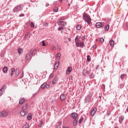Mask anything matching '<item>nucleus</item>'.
<instances>
[{
	"label": "nucleus",
	"instance_id": "nucleus-1",
	"mask_svg": "<svg viewBox=\"0 0 128 128\" xmlns=\"http://www.w3.org/2000/svg\"><path fill=\"white\" fill-rule=\"evenodd\" d=\"M83 18L84 20L86 22H87L88 24H90L92 20L90 19V16H88L86 14H84Z\"/></svg>",
	"mask_w": 128,
	"mask_h": 128
},
{
	"label": "nucleus",
	"instance_id": "nucleus-2",
	"mask_svg": "<svg viewBox=\"0 0 128 128\" xmlns=\"http://www.w3.org/2000/svg\"><path fill=\"white\" fill-rule=\"evenodd\" d=\"M32 52H34V50H30L28 53L26 54V60H32Z\"/></svg>",
	"mask_w": 128,
	"mask_h": 128
},
{
	"label": "nucleus",
	"instance_id": "nucleus-3",
	"mask_svg": "<svg viewBox=\"0 0 128 128\" xmlns=\"http://www.w3.org/2000/svg\"><path fill=\"white\" fill-rule=\"evenodd\" d=\"M8 116V112L4 111L0 112V117L4 118Z\"/></svg>",
	"mask_w": 128,
	"mask_h": 128
},
{
	"label": "nucleus",
	"instance_id": "nucleus-4",
	"mask_svg": "<svg viewBox=\"0 0 128 128\" xmlns=\"http://www.w3.org/2000/svg\"><path fill=\"white\" fill-rule=\"evenodd\" d=\"M96 108H94L90 112V115L92 116H94V115L96 114Z\"/></svg>",
	"mask_w": 128,
	"mask_h": 128
},
{
	"label": "nucleus",
	"instance_id": "nucleus-5",
	"mask_svg": "<svg viewBox=\"0 0 128 128\" xmlns=\"http://www.w3.org/2000/svg\"><path fill=\"white\" fill-rule=\"evenodd\" d=\"M72 118L74 120H78V114L76 112L72 114Z\"/></svg>",
	"mask_w": 128,
	"mask_h": 128
},
{
	"label": "nucleus",
	"instance_id": "nucleus-6",
	"mask_svg": "<svg viewBox=\"0 0 128 128\" xmlns=\"http://www.w3.org/2000/svg\"><path fill=\"white\" fill-rule=\"evenodd\" d=\"M72 67L68 68L66 71V74H70V72H72Z\"/></svg>",
	"mask_w": 128,
	"mask_h": 128
},
{
	"label": "nucleus",
	"instance_id": "nucleus-7",
	"mask_svg": "<svg viewBox=\"0 0 128 128\" xmlns=\"http://www.w3.org/2000/svg\"><path fill=\"white\" fill-rule=\"evenodd\" d=\"M58 24L60 26L62 24V26H66V22H64V21H58Z\"/></svg>",
	"mask_w": 128,
	"mask_h": 128
},
{
	"label": "nucleus",
	"instance_id": "nucleus-8",
	"mask_svg": "<svg viewBox=\"0 0 128 128\" xmlns=\"http://www.w3.org/2000/svg\"><path fill=\"white\" fill-rule=\"evenodd\" d=\"M22 10V8H20V6H17L16 7H15L14 8V12H18V10Z\"/></svg>",
	"mask_w": 128,
	"mask_h": 128
},
{
	"label": "nucleus",
	"instance_id": "nucleus-9",
	"mask_svg": "<svg viewBox=\"0 0 128 128\" xmlns=\"http://www.w3.org/2000/svg\"><path fill=\"white\" fill-rule=\"evenodd\" d=\"M109 42L110 44V46H112V48H114V41L112 40H110Z\"/></svg>",
	"mask_w": 128,
	"mask_h": 128
},
{
	"label": "nucleus",
	"instance_id": "nucleus-10",
	"mask_svg": "<svg viewBox=\"0 0 128 128\" xmlns=\"http://www.w3.org/2000/svg\"><path fill=\"white\" fill-rule=\"evenodd\" d=\"M78 36H76L75 38V42H76V46H80V44L78 43Z\"/></svg>",
	"mask_w": 128,
	"mask_h": 128
},
{
	"label": "nucleus",
	"instance_id": "nucleus-11",
	"mask_svg": "<svg viewBox=\"0 0 128 128\" xmlns=\"http://www.w3.org/2000/svg\"><path fill=\"white\" fill-rule=\"evenodd\" d=\"M60 98L61 100H66V95H64V94H62L60 96Z\"/></svg>",
	"mask_w": 128,
	"mask_h": 128
},
{
	"label": "nucleus",
	"instance_id": "nucleus-12",
	"mask_svg": "<svg viewBox=\"0 0 128 128\" xmlns=\"http://www.w3.org/2000/svg\"><path fill=\"white\" fill-rule=\"evenodd\" d=\"M82 74L84 76H88V70L84 69L82 72Z\"/></svg>",
	"mask_w": 128,
	"mask_h": 128
},
{
	"label": "nucleus",
	"instance_id": "nucleus-13",
	"mask_svg": "<svg viewBox=\"0 0 128 128\" xmlns=\"http://www.w3.org/2000/svg\"><path fill=\"white\" fill-rule=\"evenodd\" d=\"M96 28H100L102 27V22H99L96 24Z\"/></svg>",
	"mask_w": 128,
	"mask_h": 128
},
{
	"label": "nucleus",
	"instance_id": "nucleus-14",
	"mask_svg": "<svg viewBox=\"0 0 128 128\" xmlns=\"http://www.w3.org/2000/svg\"><path fill=\"white\" fill-rule=\"evenodd\" d=\"M59 65H60V62H56L54 64L55 70H58V68Z\"/></svg>",
	"mask_w": 128,
	"mask_h": 128
},
{
	"label": "nucleus",
	"instance_id": "nucleus-15",
	"mask_svg": "<svg viewBox=\"0 0 128 128\" xmlns=\"http://www.w3.org/2000/svg\"><path fill=\"white\" fill-rule=\"evenodd\" d=\"M28 108V104H24L22 108L24 110H26V108Z\"/></svg>",
	"mask_w": 128,
	"mask_h": 128
},
{
	"label": "nucleus",
	"instance_id": "nucleus-16",
	"mask_svg": "<svg viewBox=\"0 0 128 128\" xmlns=\"http://www.w3.org/2000/svg\"><path fill=\"white\" fill-rule=\"evenodd\" d=\"M24 102V98H22L20 99L19 101V104H22Z\"/></svg>",
	"mask_w": 128,
	"mask_h": 128
},
{
	"label": "nucleus",
	"instance_id": "nucleus-17",
	"mask_svg": "<svg viewBox=\"0 0 128 128\" xmlns=\"http://www.w3.org/2000/svg\"><path fill=\"white\" fill-rule=\"evenodd\" d=\"M56 80H58V78L55 77L52 82V84H56Z\"/></svg>",
	"mask_w": 128,
	"mask_h": 128
},
{
	"label": "nucleus",
	"instance_id": "nucleus-18",
	"mask_svg": "<svg viewBox=\"0 0 128 128\" xmlns=\"http://www.w3.org/2000/svg\"><path fill=\"white\" fill-rule=\"evenodd\" d=\"M2 72H4V74H6V72H8V68L4 67L2 69Z\"/></svg>",
	"mask_w": 128,
	"mask_h": 128
},
{
	"label": "nucleus",
	"instance_id": "nucleus-19",
	"mask_svg": "<svg viewBox=\"0 0 128 128\" xmlns=\"http://www.w3.org/2000/svg\"><path fill=\"white\" fill-rule=\"evenodd\" d=\"M76 28L78 30H80L82 29V26L77 25L76 26Z\"/></svg>",
	"mask_w": 128,
	"mask_h": 128
},
{
	"label": "nucleus",
	"instance_id": "nucleus-20",
	"mask_svg": "<svg viewBox=\"0 0 128 128\" xmlns=\"http://www.w3.org/2000/svg\"><path fill=\"white\" fill-rule=\"evenodd\" d=\"M78 119H74V122H73V124L74 126H76V124H78Z\"/></svg>",
	"mask_w": 128,
	"mask_h": 128
},
{
	"label": "nucleus",
	"instance_id": "nucleus-21",
	"mask_svg": "<svg viewBox=\"0 0 128 128\" xmlns=\"http://www.w3.org/2000/svg\"><path fill=\"white\" fill-rule=\"evenodd\" d=\"M53 10L54 12H58V7H54Z\"/></svg>",
	"mask_w": 128,
	"mask_h": 128
},
{
	"label": "nucleus",
	"instance_id": "nucleus-22",
	"mask_svg": "<svg viewBox=\"0 0 128 128\" xmlns=\"http://www.w3.org/2000/svg\"><path fill=\"white\" fill-rule=\"evenodd\" d=\"M18 52L19 54H22V49L18 48Z\"/></svg>",
	"mask_w": 128,
	"mask_h": 128
},
{
	"label": "nucleus",
	"instance_id": "nucleus-23",
	"mask_svg": "<svg viewBox=\"0 0 128 128\" xmlns=\"http://www.w3.org/2000/svg\"><path fill=\"white\" fill-rule=\"evenodd\" d=\"M46 82H44L41 86L42 88L44 89L46 88Z\"/></svg>",
	"mask_w": 128,
	"mask_h": 128
},
{
	"label": "nucleus",
	"instance_id": "nucleus-24",
	"mask_svg": "<svg viewBox=\"0 0 128 128\" xmlns=\"http://www.w3.org/2000/svg\"><path fill=\"white\" fill-rule=\"evenodd\" d=\"M20 114L22 116H26V112L24 110L21 111Z\"/></svg>",
	"mask_w": 128,
	"mask_h": 128
},
{
	"label": "nucleus",
	"instance_id": "nucleus-25",
	"mask_svg": "<svg viewBox=\"0 0 128 128\" xmlns=\"http://www.w3.org/2000/svg\"><path fill=\"white\" fill-rule=\"evenodd\" d=\"M106 30H110V25L106 24L104 27Z\"/></svg>",
	"mask_w": 128,
	"mask_h": 128
},
{
	"label": "nucleus",
	"instance_id": "nucleus-26",
	"mask_svg": "<svg viewBox=\"0 0 128 128\" xmlns=\"http://www.w3.org/2000/svg\"><path fill=\"white\" fill-rule=\"evenodd\" d=\"M27 120H32V114L30 113L28 114V116H27Z\"/></svg>",
	"mask_w": 128,
	"mask_h": 128
},
{
	"label": "nucleus",
	"instance_id": "nucleus-27",
	"mask_svg": "<svg viewBox=\"0 0 128 128\" xmlns=\"http://www.w3.org/2000/svg\"><path fill=\"white\" fill-rule=\"evenodd\" d=\"M28 38H30V36H28V34H26L25 36H24V39L25 40H28Z\"/></svg>",
	"mask_w": 128,
	"mask_h": 128
},
{
	"label": "nucleus",
	"instance_id": "nucleus-28",
	"mask_svg": "<svg viewBox=\"0 0 128 128\" xmlns=\"http://www.w3.org/2000/svg\"><path fill=\"white\" fill-rule=\"evenodd\" d=\"M29 126H28V124L26 123L22 127V128H28Z\"/></svg>",
	"mask_w": 128,
	"mask_h": 128
},
{
	"label": "nucleus",
	"instance_id": "nucleus-29",
	"mask_svg": "<svg viewBox=\"0 0 128 128\" xmlns=\"http://www.w3.org/2000/svg\"><path fill=\"white\" fill-rule=\"evenodd\" d=\"M20 74V69H16V75L18 76Z\"/></svg>",
	"mask_w": 128,
	"mask_h": 128
},
{
	"label": "nucleus",
	"instance_id": "nucleus-30",
	"mask_svg": "<svg viewBox=\"0 0 128 128\" xmlns=\"http://www.w3.org/2000/svg\"><path fill=\"white\" fill-rule=\"evenodd\" d=\"M30 26H31V28H34V24L32 22H31L30 23Z\"/></svg>",
	"mask_w": 128,
	"mask_h": 128
},
{
	"label": "nucleus",
	"instance_id": "nucleus-31",
	"mask_svg": "<svg viewBox=\"0 0 128 128\" xmlns=\"http://www.w3.org/2000/svg\"><path fill=\"white\" fill-rule=\"evenodd\" d=\"M100 42H102H102H104V38H100Z\"/></svg>",
	"mask_w": 128,
	"mask_h": 128
},
{
	"label": "nucleus",
	"instance_id": "nucleus-32",
	"mask_svg": "<svg viewBox=\"0 0 128 128\" xmlns=\"http://www.w3.org/2000/svg\"><path fill=\"white\" fill-rule=\"evenodd\" d=\"M87 62H90V56H87Z\"/></svg>",
	"mask_w": 128,
	"mask_h": 128
},
{
	"label": "nucleus",
	"instance_id": "nucleus-33",
	"mask_svg": "<svg viewBox=\"0 0 128 128\" xmlns=\"http://www.w3.org/2000/svg\"><path fill=\"white\" fill-rule=\"evenodd\" d=\"M84 44L83 42H80V48H84Z\"/></svg>",
	"mask_w": 128,
	"mask_h": 128
},
{
	"label": "nucleus",
	"instance_id": "nucleus-34",
	"mask_svg": "<svg viewBox=\"0 0 128 128\" xmlns=\"http://www.w3.org/2000/svg\"><path fill=\"white\" fill-rule=\"evenodd\" d=\"M124 76H126L125 74H122L120 76V78L121 80H124Z\"/></svg>",
	"mask_w": 128,
	"mask_h": 128
},
{
	"label": "nucleus",
	"instance_id": "nucleus-35",
	"mask_svg": "<svg viewBox=\"0 0 128 128\" xmlns=\"http://www.w3.org/2000/svg\"><path fill=\"white\" fill-rule=\"evenodd\" d=\"M54 74H50V76H49V78H54Z\"/></svg>",
	"mask_w": 128,
	"mask_h": 128
},
{
	"label": "nucleus",
	"instance_id": "nucleus-36",
	"mask_svg": "<svg viewBox=\"0 0 128 128\" xmlns=\"http://www.w3.org/2000/svg\"><path fill=\"white\" fill-rule=\"evenodd\" d=\"M82 120H84V118H80L78 121V124H82Z\"/></svg>",
	"mask_w": 128,
	"mask_h": 128
},
{
	"label": "nucleus",
	"instance_id": "nucleus-37",
	"mask_svg": "<svg viewBox=\"0 0 128 128\" xmlns=\"http://www.w3.org/2000/svg\"><path fill=\"white\" fill-rule=\"evenodd\" d=\"M42 46H46V43L44 42V40H42Z\"/></svg>",
	"mask_w": 128,
	"mask_h": 128
},
{
	"label": "nucleus",
	"instance_id": "nucleus-38",
	"mask_svg": "<svg viewBox=\"0 0 128 128\" xmlns=\"http://www.w3.org/2000/svg\"><path fill=\"white\" fill-rule=\"evenodd\" d=\"M56 56L58 58H60V54H57L56 55Z\"/></svg>",
	"mask_w": 128,
	"mask_h": 128
},
{
	"label": "nucleus",
	"instance_id": "nucleus-39",
	"mask_svg": "<svg viewBox=\"0 0 128 128\" xmlns=\"http://www.w3.org/2000/svg\"><path fill=\"white\" fill-rule=\"evenodd\" d=\"M64 30V27H59L58 28V30Z\"/></svg>",
	"mask_w": 128,
	"mask_h": 128
},
{
	"label": "nucleus",
	"instance_id": "nucleus-40",
	"mask_svg": "<svg viewBox=\"0 0 128 128\" xmlns=\"http://www.w3.org/2000/svg\"><path fill=\"white\" fill-rule=\"evenodd\" d=\"M16 72V70L14 69V68H12L11 69V72Z\"/></svg>",
	"mask_w": 128,
	"mask_h": 128
},
{
	"label": "nucleus",
	"instance_id": "nucleus-41",
	"mask_svg": "<svg viewBox=\"0 0 128 128\" xmlns=\"http://www.w3.org/2000/svg\"><path fill=\"white\" fill-rule=\"evenodd\" d=\"M52 50H56V46H52Z\"/></svg>",
	"mask_w": 128,
	"mask_h": 128
},
{
	"label": "nucleus",
	"instance_id": "nucleus-42",
	"mask_svg": "<svg viewBox=\"0 0 128 128\" xmlns=\"http://www.w3.org/2000/svg\"><path fill=\"white\" fill-rule=\"evenodd\" d=\"M2 88L0 90V96H2Z\"/></svg>",
	"mask_w": 128,
	"mask_h": 128
},
{
	"label": "nucleus",
	"instance_id": "nucleus-43",
	"mask_svg": "<svg viewBox=\"0 0 128 128\" xmlns=\"http://www.w3.org/2000/svg\"><path fill=\"white\" fill-rule=\"evenodd\" d=\"M124 120V116H121L120 117V120Z\"/></svg>",
	"mask_w": 128,
	"mask_h": 128
},
{
	"label": "nucleus",
	"instance_id": "nucleus-44",
	"mask_svg": "<svg viewBox=\"0 0 128 128\" xmlns=\"http://www.w3.org/2000/svg\"><path fill=\"white\" fill-rule=\"evenodd\" d=\"M20 78H24V72H22V74L20 76Z\"/></svg>",
	"mask_w": 128,
	"mask_h": 128
},
{
	"label": "nucleus",
	"instance_id": "nucleus-45",
	"mask_svg": "<svg viewBox=\"0 0 128 128\" xmlns=\"http://www.w3.org/2000/svg\"><path fill=\"white\" fill-rule=\"evenodd\" d=\"M50 85H48V84H46V88H50Z\"/></svg>",
	"mask_w": 128,
	"mask_h": 128
},
{
	"label": "nucleus",
	"instance_id": "nucleus-46",
	"mask_svg": "<svg viewBox=\"0 0 128 128\" xmlns=\"http://www.w3.org/2000/svg\"><path fill=\"white\" fill-rule=\"evenodd\" d=\"M56 128H60V126L57 125L56 126Z\"/></svg>",
	"mask_w": 128,
	"mask_h": 128
},
{
	"label": "nucleus",
	"instance_id": "nucleus-47",
	"mask_svg": "<svg viewBox=\"0 0 128 128\" xmlns=\"http://www.w3.org/2000/svg\"><path fill=\"white\" fill-rule=\"evenodd\" d=\"M96 48V45H94L93 46V48Z\"/></svg>",
	"mask_w": 128,
	"mask_h": 128
},
{
	"label": "nucleus",
	"instance_id": "nucleus-48",
	"mask_svg": "<svg viewBox=\"0 0 128 128\" xmlns=\"http://www.w3.org/2000/svg\"><path fill=\"white\" fill-rule=\"evenodd\" d=\"M14 76V72H11L10 76Z\"/></svg>",
	"mask_w": 128,
	"mask_h": 128
},
{
	"label": "nucleus",
	"instance_id": "nucleus-49",
	"mask_svg": "<svg viewBox=\"0 0 128 128\" xmlns=\"http://www.w3.org/2000/svg\"><path fill=\"white\" fill-rule=\"evenodd\" d=\"M68 42H70V38H68Z\"/></svg>",
	"mask_w": 128,
	"mask_h": 128
},
{
	"label": "nucleus",
	"instance_id": "nucleus-50",
	"mask_svg": "<svg viewBox=\"0 0 128 128\" xmlns=\"http://www.w3.org/2000/svg\"><path fill=\"white\" fill-rule=\"evenodd\" d=\"M40 124H42V121H40Z\"/></svg>",
	"mask_w": 128,
	"mask_h": 128
},
{
	"label": "nucleus",
	"instance_id": "nucleus-51",
	"mask_svg": "<svg viewBox=\"0 0 128 128\" xmlns=\"http://www.w3.org/2000/svg\"><path fill=\"white\" fill-rule=\"evenodd\" d=\"M60 2H62V0H60Z\"/></svg>",
	"mask_w": 128,
	"mask_h": 128
},
{
	"label": "nucleus",
	"instance_id": "nucleus-52",
	"mask_svg": "<svg viewBox=\"0 0 128 128\" xmlns=\"http://www.w3.org/2000/svg\"><path fill=\"white\" fill-rule=\"evenodd\" d=\"M63 128H70V127H64Z\"/></svg>",
	"mask_w": 128,
	"mask_h": 128
},
{
	"label": "nucleus",
	"instance_id": "nucleus-53",
	"mask_svg": "<svg viewBox=\"0 0 128 128\" xmlns=\"http://www.w3.org/2000/svg\"><path fill=\"white\" fill-rule=\"evenodd\" d=\"M126 112H128V108L126 109Z\"/></svg>",
	"mask_w": 128,
	"mask_h": 128
},
{
	"label": "nucleus",
	"instance_id": "nucleus-54",
	"mask_svg": "<svg viewBox=\"0 0 128 128\" xmlns=\"http://www.w3.org/2000/svg\"><path fill=\"white\" fill-rule=\"evenodd\" d=\"M24 16V14H22V16Z\"/></svg>",
	"mask_w": 128,
	"mask_h": 128
},
{
	"label": "nucleus",
	"instance_id": "nucleus-55",
	"mask_svg": "<svg viewBox=\"0 0 128 128\" xmlns=\"http://www.w3.org/2000/svg\"><path fill=\"white\" fill-rule=\"evenodd\" d=\"M48 6V4H47V5H46V6Z\"/></svg>",
	"mask_w": 128,
	"mask_h": 128
},
{
	"label": "nucleus",
	"instance_id": "nucleus-56",
	"mask_svg": "<svg viewBox=\"0 0 128 128\" xmlns=\"http://www.w3.org/2000/svg\"><path fill=\"white\" fill-rule=\"evenodd\" d=\"M96 41L98 42V40H96Z\"/></svg>",
	"mask_w": 128,
	"mask_h": 128
},
{
	"label": "nucleus",
	"instance_id": "nucleus-57",
	"mask_svg": "<svg viewBox=\"0 0 128 128\" xmlns=\"http://www.w3.org/2000/svg\"><path fill=\"white\" fill-rule=\"evenodd\" d=\"M68 6H70V4H68Z\"/></svg>",
	"mask_w": 128,
	"mask_h": 128
}]
</instances>
